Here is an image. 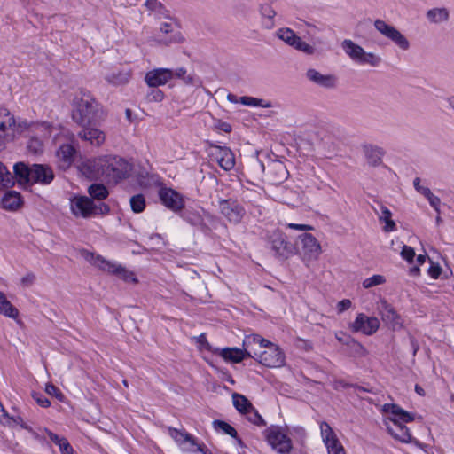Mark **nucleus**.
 I'll list each match as a JSON object with an SVG mask.
<instances>
[{
    "instance_id": "1",
    "label": "nucleus",
    "mask_w": 454,
    "mask_h": 454,
    "mask_svg": "<svg viewBox=\"0 0 454 454\" xmlns=\"http://www.w3.org/2000/svg\"><path fill=\"white\" fill-rule=\"evenodd\" d=\"M72 106V118L82 127L97 124L104 119L102 106L87 90H79L73 98Z\"/></svg>"
},
{
    "instance_id": "2",
    "label": "nucleus",
    "mask_w": 454,
    "mask_h": 454,
    "mask_svg": "<svg viewBox=\"0 0 454 454\" xmlns=\"http://www.w3.org/2000/svg\"><path fill=\"white\" fill-rule=\"evenodd\" d=\"M91 176H105L109 181L117 183L127 178L131 171V165L117 156H103L83 164Z\"/></svg>"
},
{
    "instance_id": "3",
    "label": "nucleus",
    "mask_w": 454,
    "mask_h": 454,
    "mask_svg": "<svg viewBox=\"0 0 454 454\" xmlns=\"http://www.w3.org/2000/svg\"><path fill=\"white\" fill-rule=\"evenodd\" d=\"M18 135H23L28 138L27 150L34 154L43 153L44 140L51 134V126L46 121L33 122L26 120L18 124Z\"/></svg>"
},
{
    "instance_id": "4",
    "label": "nucleus",
    "mask_w": 454,
    "mask_h": 454,
    "mask_svg": "<svg viewBox=\"0 0 454 454\" xmlns=\"http://www.w3.org/2000/svg\"><path fill=\"white\" fill-rule=\"evenodd\" d=\"M70 208L77 217L90 218L98 215H107L110 207L104 202L95 203L86 196H77L71 200Z\"/></svg>"
},
{
    "instance_id": "5",
    "label": "nucleus",
    "mask_w": 454,
    "mask_h": 454,
    "mask_svg": "<svg viewBox=\"0 0 454 454\" xmlns=\"http://www.w3.org/2000/svg\"><path fill=\"white\" fill-rule=\"evenodd\" d=\"M85 259L91 264L99 268L100 270L110 274L115 275L116 277H118L120 279L123 280L126 283L137 284L138 282L135 273L133 271L127 270L121 264L106 261L103 257L99 255H95L94 254L91 253H86Z\"/></svg>"
},
{
    "instance_id": "6",
    "label": "nucleus",
    "mask_w": 454,
    "mask_h": 454,
    "mask_svg": "<svg viewBox=\"0 0 454 454\" xmlns=\"http://www.w3.org/2000/svg\"><path fill=\"white\" fill-rule=\"evenodd\" d=\"M263 434L269 445L278 454H289L292 451V440L286 428L271 425L265 429Z\"/></svg>"
},
{
    "instance_id": "7",
    "label": "nucleus",
    "mask_w": 454,
    "mask_h": 454,
    "mask_svg": "<svg viewBox=\"0 0 454 454\" xmlns=\"http://www.w3.org/2000/svg\"><path fill=\"white\" fill-rule=\"evenodd\" d=\"M14 115L5 107H0V151L4 150L6 143L12 141L18 135V124Z\"/></svg>"
},
{
    "instance_id": "8",
    "label": "nucleus",
    "mask_w": 454,
    "mask_h": 454,
    "mask_svg": "<svg viewBox=\"0 0 454 454\" xmlns=\"http://www.w3.org/2000/svg\"><path fill=\"white\" fill-rule=\"evenodd\" d=\"M374 27L379 33L389 39L402 51H408L410 49L409 40L394 26L378 19L374 21Z\"/></svg>"
},
{
    "instance_id": "9",
    "label": "nucleus",
    "mask_w": 454,
    "mask_h": 454,
    "mask_svg": "<svg viewBox=\"0 0 454 454\" xmlns=\"http://www.w3.org/2000/svg\"><path fill=\"white\" fill-rule=\"evenodd\" d=\"M267 344V347L261 351L256 360L260 364L271 368L281 367L284 365L285 355L281 348L270 340Z\"/></svg>"
},
{
    "instance_id": "10",
    "label": "nucleus",
    "mask_w": 454,
    "mask_h": 454,
    "mask_svg": "<svg viewBox=\"0 0 454 454\" xmlns=\"http://www.w3.org/2000/svg\"><path fill=\"white\" fill-rule=\"evenodd\" d=\"M276 36L285 42L287 45L294 49L312 55L315 52V48L298 36L294 30L288 27H282L276 31Z\"/></svg>"
},
{
    "instance_id": "11",
    "label": "nucleus",
    "mask_w": 454,
    "mask_h": 454,
    "mask_svg": "<svg viewBox=\"0 0 454 454\" xmlns=\"http://www.w3.org/2000/svg\"><path fill=\"white\" fill-rule=\"evenodd\" d=\"M377 310L383 323L392 330H399L403 327L401 316L396 312L394 307L384 298H381L377 303Z\"/></svg>"
},
{
    "instance_id": "12",
    "label": "nucleus",
    "mask_w": 454,
    "mask_h": 454,
    "mask_svg": "<svg viewBox=\"0 0 454 454\" xmlns=\"http://www.w3.org/2000/svg\"><path fill=\"white\" fill-rule=\"evenodd\" d=\"M301 243V254L302 260L306 262L315 261L321 254V246L317 239L309 233H304L299 236Z\"/></svg>"
},
{
    "instance_id": "13",
    "label": "nucleus",
    "mask_w": 454,
    "mask_h": 454,
    "mask_svg": "<svg viewBox=\"0 0 454 454\" xmlns=\"http://www.w3.org/2000/svg\"><path fill=\"white\" fill-rule=\"evenodd\" d=\"M380 320L375 317H368L364 313H359L355 321L350 325V329L354 333L361 332L365 335L374 334L380 328Z\"/></svg>"
},
{
    "instance_id": "14",
    "label": "nucleus",
    "mask_w": 454,
    "mask_h": 454,
    "mask_svg": "<svg viewBox=\"0 0 454 454\" xmlns=\"http://www.w3.org/2000/svg\"><path fill=\"white\" fill-rule=\"evenodd\" d=\"M219 208L221 214L234 224L240 223L245 215L244 207L233 200H221Z\"/></svg>"
},
{
    "instance_id": "15",
    "label": "nucleus",
    "mask_w": 454,
    "mask_h": 454,
    "mask_svg": "<svg viewBox=\"0 0 454 454\" xmlns=\"http://www.w3.org/2000/svg\"><path fill=\"white\" fill-rule=\"evenodd\" d=\"M160 34L155 35V42L162 45L178 43L183 41V36L173 22H163L160 26Z\"/></svg>"
},
{
    "instance_id": "16",
    "label": "nucleus",
    "mask_w": 454,
    "mask_h": 454,
    "mask_svg": "<svg viewBox=\"0 0 454 454\" xmlns=\"http://www.w3.org/2000/svg\"><path fill=\"white\" fill-rule=\"evenodd\" d=\"M210 157L215 160L223 170H231L235 167V156L226 146L211 145Z\"/></svg>"
},
{
    "instance_id": "17",
    "label": "nucleus",
    "mask_w": 454,
    "mask_h": 454,
    "mask_svg": "<svg viewBox=\"0 0 454 454\" xmlns=\"http://www.w3.org/2000/svg\"><path fill=\"white\" fill-rule=\"evenodd\" d=\"M159 197L161 203L175 213L180 212L184 207L183 196L171 188H160Z\"/></svg>"
},
{
    "instance_id": "18",
    "label": "nucleus",
    "mask_w": 454,
    "mask_h": 454,
    "mask_svg": "<svg viewBox=\"0 0 454 454\" xmlns=\"http://www.w3.org/2000/svg\"><path fill=\"white\" fill-rule=\"evenodd\" d=\"M267 343H269V340L263 339L261 335H247L243 340V350L247 357L257 359L261 351L267 347Z\"/></svg>"
},
{
    "instance_id": "19",
    "label": "nucleus",
    "mask_w": 454,
    "mask_h": 454,
    "mask_svg": "<svg viewBox=\"0 0 454 454\" xmlns=\"http://www.w3.org/2000/svg\"><path fill=\"white\" fill-rule=\"evenodd\" d=\"M271 249L275 256L285 260L295 254L294 246L288 242L283 234L276 235L271 240Z\"/></svg>"
},
{
    "instance_id": "20",
    "label": "nucleus",
    "mask_w": 454,
    "mask_h": 454,
    "mask_svg": "<svg viewBox=\"0 0 454 454\" xmlns=\"http://www.w3.org/2000/svg\"><path fill=\"white\" fill-rule=\"evenodd\" d=\"M174 77V72L168 68H156L146 73L145 81L149 87H159L166 84Z\"/></svg>"
},
{
    "instance_id": "21",
    "label": "nucleus",
    "mask_w": 454,
    "mask_h": 454,
    "mask_svg": "<svg viewBox=\"0 0 454 454\" xmlns=\"http://www.w3.org/2000/svg\"><path fill=\"white\" fill-rule=\"evenodd\" d=\"M31 176V184L43 185L50 184L55 176L52 168L43 164H33Z\"/></svg>"
},
{
    "instance_id": "22",
    "label": "nucleus",
    "mask_w": 454,
    "mask_h": 454,
    "mask_svg": "<svg viewBox=\"0 0 454 454\" xmlns=\"http://www.w3.org/2000/svg\"><path fill=\"white\" fill-rule=\"evenodd\" d=\"M288 171L282 161L270 162L266 170V177L273 184H280L287 179Z\"/></svg>"
},
{
    "instance_id": "23",
    "label": "nucleus",
    "mask_w": 454,
    "mask_h": 454,
    "mask_svg": "<svg viewBox=\"0 0 454 454\" xmlns=\"http://www.w3.org/2000/svg\"><path fill=\"white\" fill-rule=\"evenodd\" d=\"M306 77L314 84L325 88L333 89L337 85V78L333 74H323L314 68H309L306 72Z\"/></svg>"
},
{
    "instance_id": "24",
    "label": "nucleus",
    "mask_w": 454,
    "mask_h": 454,
    "mask_svg": "<svg viewBox=\"0 0 454 454\" xmlns=\"http://www.w3.org/2000/svg\"><path fill=\"white\" fill-rule=\"evenodd\" d=\"M184 219L190 224L199 228L202 231H208V227L205 223V217L211 218V215L206 214L204 211L196 209H186L183 215Z\"/></svg>"
},
{
    "instance_id": "25",
    "label": "nucleus",
    "mask_w": 454,
    "mask_h": 454,
    "mask_svg": "<svg viewBox=\"0 0 454 454\" xmlns=\"http://www.w3.org/2000/svg\"><path fill=\"white\" fill-rule=\"evenodd\" d=\"M83 129L78 132V137L84 141H88L90 145L100 146L106 140L105 133L90 126L82 127Z\"/></svg>"
},
{
    "instance_id": "26",
    "label": "nucleus",
    "mask_w": 454,
    "mask_h": 454,
    "mask_svg": "<svg viewBox=\"0 0 454 454\" xmlns=\"http://www.w3.org/2000/svg\"><path fill=\"white\" fill-rule=\"evenodd\" d=\"M76 149L70 144L62 145L57 151V157L59 167L67 168L72 165L74 160Z\"/></svg>"
},
{
    "instance_id": "27",
    "label": "nucleus",
    "mask_w": 454,
    "mask_h": 454,
    "mask_svg": "<svg viewBox=\"0 0 454 454\" xmlns=\"http://www.w3.org/2000/svg\"><path fill=\"white\" fill-rule=\"evenodd\" d=\"M393 425L387 427L388 433L396 440L402 442H411L412 441L409 429L396 419H391Z\"/></svg>"
},
{
    "instance_id": "28",
    "label": "nucleus",
    "mask_w": 454,
    "mask_h": 454,
    "mask_svg": "<svg viewBox=\"0 0 454 454\" xmlns=\"http://www.w3.org/2000/svg\"><path fill=\"white\" fill-rule=\"evenodd\" d=\"M373 211L379 217L380 223H385L383 231L385 232H391L396 230V224L392 220V213L390 210L382 204H379V208L373 207Z\"/></svg>"
},
{
    "instance_id": "29",
    "label": "nucleus",
    "mask_w": 454,
    "mask_h": 454,
    "mask_svg": "<svg viewBox=\"0 0 454 454\" xmlns=\"http://www.w3.org/2000/svg\"><path fill=\"white\" fill-rule=\"evenodd\" d=\"M2 207L7 211H15L22 205L20 194L15 191H9L4 193L1 200Z\"/></svg>"
},
{
    "instance_id": "30",
    "label": "nucleus",
    "mask_w": 454,
    "mask_h": 454,
    "mask_svg": "<svg viewBox=\"0 0 454 454\" xmlns=\"http://www.w3.org/2000/svg\"><path fill=\"white\" fill-rule=\"evenodd\" d=\"M131 74L129 71L117 70L107 74L105 76L106 81L114 86H121L129 82Z\"/></svg>"
},
{
    "instance_id": "31",
    "label": "nucleus",
    "mask_w": 454,
    "mask_h": 454,
    "mask_svg": "<svg viewBox=\"0 0 454 454\" xmlns=\"http://www.w3.org/2000/svg\"><path fill=\"white\" fill-rule=\"evenodd\" d=\"M13 170L20 184H31L32 166L29 167L23 162H18L13 166Z\"/></svg>"
},
{
    "instance_id": "32",
    "label": "nucleus",
    "mask_w": 454,
    "mask_h": 454,
    "mask_svg": "<svg viewBox=\"0 0 454 454\" xmlns=\"http://www.w3.org/2000/svg\"><path fill=\"white\" fill-rule=\"evenodd\" d=\"M385 410L394 416L392 419L402 422H411L414 419V416L404 411L396 404H385Z\"/></svg>"
},
{
    "instance_id": "33",
    "label": "nucleus",
    "mask_w": 454,
    "mask_h": 454,
    "mask_svg": "<svg viewBox=\"0 0 454 454\" xmlns=\"http://www.w3.org/2000/svg\"><path fill=\"white\" fill-rule=\"evenodd\" d=\"M341 48L344 52L355 62H358L359 59H361V54L363 53V47L356 44L350 39H345L341 43Z\"/></svg>"
},
{
    "instance_id": "34",
    "label": "nucleus",
    "mask_w": 454,
    "mask_h": 454,
    "mask_svg": "<svg viewBox=\"0 0 454 454\" xmlns=\"http://www.w3.org/2000/svg\"><path fill=\"white\" fill-rule=\"evenodd\" d=\"M221 356L228 362L239 363L247 357L243 348H225L220 352Z\"/></svg>"
},
{
    "instance_id": "35",
    "label": "nucleus",
    "mask_w": 454,
    "mask_h": 454,
    "mask_svg": "<svg viewBox=\"0 0 454 454\" xmlns=\"http://www.w3.org/2000/svg\"><path fill=\"white\" fill-rule=\"evenodd\" d=\"M427 19L434 24L445 22L449 20L450 14L446 8H433L427 12Z\"/></svg>"
},
{
    "instance_id": "36",
    "label": "nucleus",
    "mask_w": 454,
    "mask_h": 454,
    "mask_svg": "<svg viewBox=\"0 0 454 454\" xmlns=\"http://www.w3.org/2000/svg\"><path fill=\"white\" fill-rule=\"evenodd\" d=\"M44 431L50 440L59 446L62 454H73L74 450L66 438L60 437L48 429H45Z\"/></svg>"
},
{
    "instance_id": "37",
    "label": "nucleus",
    "mask_w": 454,
    "mask_h": 454,
    "mask_svg": "<svg viewBox=\"0 0 454 454\" xmlns=\"http://www.w3.org/2000/svg\"><path fill=\"white\" fill-rule=\"evenodd\" d=\"M364 153L370 165L378 166L382 162L383 151L381 148L372 145L366 146Z\"/></svg>"
},
{
    "instance_id": "38",
    "label": "nucleus",
    "mask_w": 454,
    "mask_h": 454,
    "mask_svg": "<svg viewBox=\"0 0 454 454\" xmlns=\"http://www.w3.org/2000/svg\"><path fill=\"white\" fill-rule=\"evenodd\" d=\"M231 397L234 407L239 413L243 415L247 411L248 409H251V406L253 405L251 402L241 394L233 393Z\"/></svg>"
},
{
    "instance_id": "39",
    "label": "nucleus",
    "mask_w": 454,
    "mask_h": 454,
    "mask_svg": "<svg viewBox=\"0 0 454 454\" xmlns=\"http://www.w3.org/2000/svg\"><path fill=\"white\" fill-rule=\"evenodd\" d=\"M88 193L92 199L98 200H105L109 194L107 188L101 184H93L90 185L88 188Z\"/></svg>"
},
{
    "instance_id": "40",
    "label": "nucleus",
    "mask_w": 454,
    "mask_h": 454,
    "mask_svg": "<svg viewBox=\"0 0 454 454\" xmlns=\"http://www.w3.org/2000/svg\"><path fill=\"white\" fill-rule=\"evenodd\" d=\"M239 103L247 106H254V107H264L270 108L272 106L270 101H265L262 98H256L249 96H243L239 98Z\"/></svg>"
},
{
    "instance_id": "41",
    "label": "nucleus",
    "mask_w": 454,
    "mask_h": 454,
    "mask_svg": "<svg viewBox=\"0 0 454 454\" xmlns=\"http://www.w3.org/2000/svg\"><path fill=\"white\" fill-rule=\"evenodd\" d=\"M260 12L262 18L266 20L264 27L268 29L271 28L274 26L273 18L276 16L275 10L270 4H265L261 5Z\"/></svg>"
},
{
    "instance_id": "42",
    "label": "nucleus",
    "mask_w": 454,
    "mask_h": 454,
    "mask_svg": "<svg viewBox=\"0 0 454 454\" xmlns=\"http://www.w3.org/2000/svg\"><path fill=\"white\" fill-rule=\"evenodd\" d=\"M357 63L360 65H369L371 67H379L381 63V58L373 52H366L363 49L361 59H359Z\"/></svg>"
},
{
    "instance_id": "43",
    "label": "nucleus",
    "mask_w": 454,
    "mask_h": 454,
    "mask_svg": "<svg viewBox=\"0 0 454 454\" xmlns=\"http://www.w3.org/2000/svg\"><path fill=\"white\" fill-rule=\"evenodd\" d=\"M320 431L325 445L338 439L333 428L325 421L320 423Z\"/></svg>"
},
{
    "instance_id": "44",
    "label": "nucleus",
    "mask_w": 454,
    "mask_h": 454,
    "mask_svg": "<svg viewBox=\"0 0 454 454\" xmlns=\"http://www.w3.org/2000/svg\"><path fill=\"white\" fill-rule=\"evenodd\" d=\"M172 437L178 442H190L192 446L197 445L196 439L188 433L177 429H170Z\"/></svg>"
},
{
    "instance_id": "45",
    "label": "nucleus",
    "mask_w": 454,
    "mask_h": 454,
    "mask_svg": "<svg viewBox=\"0 0 454 454\" xmlns=\"http://www.w3.org/2000/svg\"><path fill=\"white\" fill-rule=\"evenodd\" d=\"M213 426L215 430H221L232 438L237 437L236 429L225 421L215 419L213 421Z\"/></svg>"
},
{
    "instance_id": "46",
    "label": "nucleus",
    "mask_w": 454,
    "mask_h": 454,
    "mask_svg": "<svg viewBox=\"0 0 454 454\" xmlns=\"http://www.w3.org/2000/svg\"><path fill=\"white\" fill-rule=\"evenodd\" d=\"M244 415L246 416L248 421L258 427L266 425V422L264 421L262 417L258 413V411L253 405L251 406V409H248Z\"/></svg>"
},
{
    "instance_id": "47",
    "label": "nucleus",
    "mask_w": 454,
    "mask_h": 454,
    "mask_svg": "<svg viewBox=\"0 0 454 454\" xmlns=\"http://www.w3.org/2000/svg\"><path fill=\"white\" fill-rule=\"evenodd\" d=\"M130 207L134 213H141L145 207V200L144 195L137 194L130 198Z\"/></svg>"
},
{
    "instance_id": "48",
    "label": "nucleus",
    "mask_w": 454,
    "mask_h": 454,
    "mask_svg": "<svg viewBox=\"0 0 454 454\" xmlns=\"http://www.w3.org/2000/svg\"><path fill=\"white\" fill-rule=\"evenodd\" d=\"M13 176L7 170L6 167L0 162V184L8 187L13 184Z\"/></svg>"
},
{
    "instance_id": "49",
    "label": "nucleus",
    "mask_w": 454,
    "mask_h": 454,
    "mask_svg": "<svg viewBox=\"0 0 454 454\" xmlns=\"http://www.w3.org/2000/svg\"><path fill=\"white\" fill-rule=\"evenodd\" d=\"M145 6L148 11L154 12L157 15L163 14L164 7L162 4L158 0H146Z\"/></svg>"
},
{
    "instance_id": "50",
    "label": "nucleus",
    "mask_w": 454,
    "mask_h": 454,
    "mask_svg": "<svg viewBox=\"0 0 454 454\" xmlns=\"http://www.w3.org/2000/svg\"><path fill=\"white\" fill-rule=\"evenodd\" d=\"M325 446L327 448L328 454H346L345 449L339 439L330 442L325 444Z\"/></svg>"
},
{
    "instance_id": "51",
    "label": "nucleus",
    "mask_w": 454,
    "mask_h": 454,
    "mask_svg": "<svg viewBox=\"0 0 454 454\" xmlns=\"http://www.w3.org/2000/svg\"><path fill=\"white\" fill-rule=\"evenodd\" d=\"M385 282V278L381 275H373L371 278H365L363 281V286L364 288H371L372 286L381 285Z\"/></svg>"
},
{
    "instance_id": "52",
    "label": "nucleus",
    "mask_w": 454,
    "mask_h": 454,
    "mask_svg": "<svg viewBox=\"0 0 454 454\" xmlns=\"http://www.w3.org/2000/svg\"><path fill=\"white\" fill-rule=\"evenodd\" d=\"M0 313L8 317L14 318V319L17 318L19 316V310L12 303H11L10 309L7 306L5 307V304H4V306H3L2 299H0Z\"/></svg>"
},
{
    "instance_id": "53",
    "label": "nucleus",
    "mask_w": 454,
    "mask_h": 454,
    "mask_svg": "<svg viewBox=\"0 0 454 454\" xmlns=\"http://www.w3.org/2000/svg\"><path fill=\"white\" fill-rule=\"evenodd\" d=\"M45 391L48 395L55 396L59 400H62L63 394L60 390L51 383H47L45 386Z\"/></svg>"
},
{
    "instance_id": "54",
    "label": "nucleus",
    "mask_w": 454,
    "mask_h": 454,
    "mask_svg": "<svg viewBox=\"0 0 454 454\" xmlns=\"http://www.w3.org/2000/svg\"><path fill=\"white\" fill-rule=\"evenodd\" d=\"M401 255L404 260L411 262H412V260L415 256L414 249L411 247L404 245L403 247Z\"/></svg>"
},
{
    "instance_id": "55",
    "label": "nucleus",
    "mask_w": 454,
    "mask_h": 454,
    "mask_svg": "<svg viewBox=\"0 0 454 454\" xmlns=\"http://www.w3.org/2000/svg\"><path fill=\"white\" fill-rule=\"evenodd\" d=\"M36 279L35 275L33 272H27L24 277L20 279V284L24 287L31 286Z\"/></svg>"
},
{
    "instance_id": "56",
    "label": "nucleus",
    "mask_w": 454,
    "mask_h": 454,
    "mask_svg": "<svg viewBox=\"0 0 454 454\" xmlns=\"http://www.w3.org/2000/svg\"><path fill=\"white\" fill-rule=\"evenodd\" d=\"M33 398L40 406L43 408H47L51 405V402L49 401V399L40 393H34Z\"/></svg>"
},
{
    "instance_id": "57",
    "label": "nucleus",
    "mask_w": 454,
    "mask_h": 454,
    "mask_svg": "<svg viewBox=\"0 0 454 454\" xmlns=\"http://www.w3.org/2000/svg\"><path fill=\"white\" fill-rule=\"evenodd\" d=\"M427 200H428L430 206L435 210L437 215H440V213H441V211H440L441 199L433 193Z\"/></svg>"
},
{
    "instance_id": "58",
    "label": "nucleus",
    "mask_w": 454,
    "mask_h": 454,
    "mask_svg": "<svg viewBox=\"0 0 454 454\" xmlns=\"http://www.w3.org/2000/svg\"><path fill=\"white\" fill-rule=\"evenodd\" d=\"M441 273L442 268L440 267V265L432 263L428 269V274L430 275V277H432L434 279H436L439 278Z\"/></svg>"
},
{
    "instance_id": "59",
    "label": "nucleus",
    "mask_w": 454,
    "mask_h": 454,
    "mask_svg": "<svg viewBox=\"0 0 454 454\" xmlns=\"http://www.w3.org/2000/svg\"><path fill=\"white\" fill-rule=\"evenodd\" d=\"M287 228L297 230V231H310L313 230V227L311 225L308 224H297V223H287Z\"/></svg>"
},
{
    "instance_id": "60",
    "label": "nucleus",
    "mask_w": 454,
    "mask_h": 454,
    "mask_svg": "<svg viewBox=\"0 0 454 454\" xmlns=\"http://www.w3.org/2000/svg\"><path fill=\"white\" fill-rule=\"evenodd\" d=\"M351 307V301L348 299H344L338 302L337 309L340 313L348 309Z\"/></svg>"
},
{
    "instance_id": "61",
    "label": "nucleus",
    "mask_w": 454,
    "mask_h": 454,
    "mask_svg": "<svg viewBox=\"0 0 454 454\" xmlns=\"http://www.w3.org/2000/svg\"><path fill=\"white\" fill-rule=\"evenodd\" d=\"M183 80L185 82V84L194 85L198 79L192 74H185Z\"/></svg>"
},
{
    "instance_id": "62",
    "label": "nucleus",
    "mask_w": 454,
    "mask_h": 454,
    "mask_svg": "<svg viewBox=\"0 0 454 454\" xmlns=\"http://www.w3.org/2000/svg\"><path fill=\"white\" fill-rule=\"evenodd\" d=\"M152 99L156 102H160L163 99V93L160 90H155L152 92Z\"/></svg>"
},
{
    "instance_id": "63",
    "label": "nucleus",
    "mask_w": 454,
    "mask_h": 454,
    "mask_svg": "<svg viewBox=\"0 0 454 454\" xmlns=\"http://www.w3.org/2000/svg\"><path fill=\"white\" fill-rule=\"evenodd\" d=\"M174 72V77L181 78L183 79L184 76L186 74L187 71L184 67H179Z\"/></svg>"
},
{
    "instance_id": "64",
    "label": "nucleus",
    "mask_w": 454,
    "mask_h": 454,
    "mask_svg": "<svg viewBox=\"0 0 454 454\" xmlns=\"http://www.w3.org/2000/svg\"><path fill=\"white\" fill-rule=\"evenodd\" d=\"M196 447V450L198 451H200L202 454H213L208 449L206 448L204 444H199L194 445Z\"/></svg>"
}]
</instances>
